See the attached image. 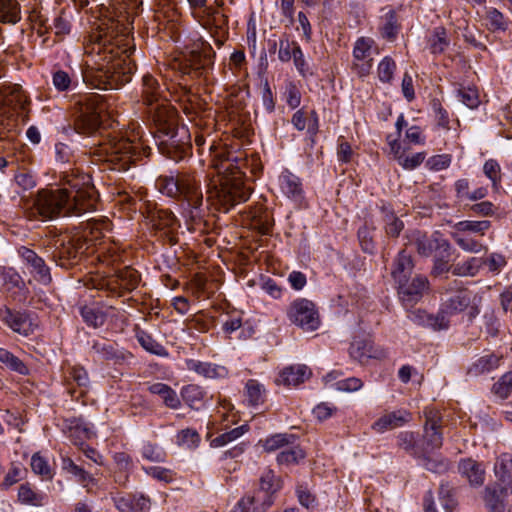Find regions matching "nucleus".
<instances>
[{"mask_svg": "<svg viewBox=\"0 0 512 512\" xmlns=\"http://www.w3.org/2000/svg\"><path fill=\"white\" fill-rule=\"evenodd\" d=\"M130 14L127 12L126 22L111 19L102 23L100 31L90 35L82 67L83 81L87 85L104 90L118 89L131 80L135 63L130 56L135 44Z\"/></svg>", "mask_w": 512, "mask_h": 512, "instance_id": "1", "label": "nucleus"}, {"mask_svg": "<svg viewBox=\"0 0 512 512\" xmlns=\"http://www.w3.org/2000/svg\"><path fill=\"white\" fill-rule=\"evenodd\" d=\"M61 184L37 192L34 210L44 220L60 216H82L96 210L97 197L91 177L78 169L60 172Z\"/></svg>", "mask_w": 512, "mask_h": 512, "instance_id": "2", "label": "nucleus"}, {"mask_svg": "<svg viewBox=\"0 0 512 512\" xmlns=\"http://www.w3.org/2000/svg\"><path fill=\"white\" fill-rule=\"evenodd\" d=\"M213 168L216 175L208 183V199L215 200L224 212L249 199L250 188L244 183V173L232 160H215Z\"/></svg>", "mask_w": 512, "mask_h": 512, "instance_id": "3", "label": "nucleus"}, {"mask_svg": "<svg viewBox=\"0 0 512 512\" xmlns=\"http://www.w3.org/2000/svg\"><path fill=\"white\" fill-rule=\"evenodd\" d=\"M156 186L162 194L180 201L182 215L187 222H201L204 215L203 193L200 180L194 173L160 176L156 180Z\"/></svg>", "mask_w": 512, "mask_h": 512, "instance_id": "4", "label": "nucleus"}, {"mask_svg": "<svg viewBox=\"0 0 512 512\" xmlns=\"http://www.w3.org/2000/svg\"><path fill=\"white\" fill-rule=\"evenodd\" d=\"M150 153L151 148L143 141L116 136L101 143L97 150V155L117 171H127L132 165L149 157Z\"/></svg>", "mask_w": 512, "mask_h": 512, "instance_id": "5", "label": "nucleus"}, {"mask_svg": "<svg viewBox=\"0 0 512 512\" xmlns=\"http://www.w3.org/2000/svg\"><path fill=\"white\" fill-rule=\"evenodd\" d=\"M106 108L102 96L96 93L80 95L75 101L74 130L85 136L96 135L102 128V115Z\"/></svg>", "mask_w": 512, "mask_h": 512, "instance_id": "6", "label": "nucleus"}, {"mask_svg": "<svg viewBox=\"0 0 512 512\" xmlns=\"http://www.w3.org/2000/svg\"><path fill=\"white\" fill-rule=\"evenodd\" d=\"M161 154L179 162L192 154L191 136L185 126H176L170 131L154 135Z\"/></svg>", "mask_w": 512, "mask_h": 512, "instance_id": "7", "label": "nucleus"}, {"mask_svg": "<svg viewBox=\"0 0 512 512\" xmlns=\"http://www.w3.org/2000/svg\"><path fill=\"white\" fill-rule=\"evenodd\" d=\"M451 236L455 243L464 251L469 253H480L487 250V246L483 245L476 239L469 237L467 234L484 236L491 228L489 220H463L457 222L454 226Z\"/></svg>", "mask_w": 512, "mask_h": 512, "instance_id": "8", "label": "nucleus"}, {"mask_svg": "<svg viewBox=\"0 0 512 512\" xmlns=\"http://www.w3.org/2000/svg\"><path fill=\"white\" fill-rule=\"evenodd\" d=\"M191 15L204 28H215L224 30L227 26V17L222 10L216 6L217 1L210 3L209 0H186Z\"/></svg>", "mask_w": 512, "mask_h": 512, "instance_id": "9", "label": "nucleus"}, {"mask_svg": "<svg viewBox=\"0 0 512 512\" xmlns=\"http://www.w3.org/2000/svg\"><path fill=\"white\" fill-rule=\"evenodd\" d=\"M287 317L304 331H315L320 326V318L315 304L305 298H298L289 305Z\"/></svg>", "mask_w": 512, "mask_h": 512, "instance_id": "10", "label": "nucleus"}, {"mask_svg": "<svg viewBox=\"0 0 512 512\" xmlns=\"http://www.w3.org/2000/svg\"><path fill=\"white\" fill-rule=\"evenodd\" d=\"M425 423L423 425V447L421 453L423 456L438 450L443 445L442 415L439 410L426 407L423 410Z\"/></svg>", "mask_w": 512, "mask_h": 512, "instance_id": "11", "label": "nucleus"}, {"mask_svg": "<svg viewBox=\"0 0 512 512\" xmlns=\"http://www.w3.org/2000/svg\"><path fill=\"white\" fill-rule=\"evenodd\" d=\"M472 292L466 288H461L455 294L450 296L443 304L441 313L435 317V322L431 323L435 329L441 330L448 327V321L445 314L453 315L470 308V314L473 316L478 313L474 306H471Z\"/></svg>", "mask_w": 512, "mask_h": 512, "instance_id": "12", "label": "nucleus"}, {"mask_svg": "<svg viewBox=\"0 0 512 512\" xmlns=\"http://www.w3.org/2000/svg\"><path fill=\"white\" fill-rule=\"evenodd\" d=\"M139 280L140 276L135 269L125 267L117 271L113 276L100 279L95 284V288L120 296L123 291L134 290L138 286Z\"/></svg>", "mask_w": 512, "mask_h": 512, "instance_id": "13", "label": "nucleus"}, {"mask_svg": "<svg viewBox=\"0 0 512 512\" xmlns=\"http://www.w3.org/2000/svg\"><path fill=\"white\" fill-rule=\"evenodd\" d=\"M91 351L98 359L118 365L128 364L134 358L131 352L104 338L93 340Z\"/></svg>", "mask_w": 512, "mask_h": 512, "instance_id": "14", "label": "nucleus"}, {"mask_svg": "<svg viewBox=\"0 0 512 512\" xmlns=\"http://www.w3.org/2000/svg\"><path fill=\"white\" fill-rule=\"evenodd\" d=\"M146 106L155 125L154 135L178 126L176 111L166 100Z\"/></svg>", "mask_w": 512, "mask_h": 512, "instance_id": "15", "label": "nucleus"}, {"mask_svg": "<svg viewBox=\"0 0 512 512\" xmlns=\"http://www.w3.org/2000/svg\"><path fill=\"white\" fill-rule=\"evenodd\" d=\"M374 40L369 37H360L353 48V69L359 77H366L373 66L372 49Z\"/></svg>", "mask_w": 512, "mask_h": 512, "instance_id": "16", "label": "nucleus"}, {"mask_svg": "<svg viewBox=\"0 0 512 512\" xmlns=\"http://www.w3.org/2000/svg\"><path fill=\"white\" fill-rule=\"evenodd\" d=\"M0 320L13 332L23 336L32 334L36 328L27 313L12 310L8 306L0 308Z\"/></svg>", "mask_w": 512, "mask_h": 512, "instance_id": "17", "label": "nucleus"}, {"mask_svg": "<svg viewBox=\"0 0 512 512\" xmlns=\"http://www.w3.org/2000/svg\"><path fill=\"white\" fill-rule=\"evenodd\" d=\"M437 233L428 236L420 230H414L407 235L408 242L405 245L414 246L421 256H430L435 249L443 248L447 251L450 248L449 243L444 239L436 237Z\"/></svg>", "mask_w": 512, "mask_h": 512, "instance_id": "18", "label": "nucleus"}, {"mask_svg": "<svg viewBox=\"0 0 512 512\" xmlns=\"http://www.w3.org/2000/svg\"><path fill=\"white\" fill-rule=\"evenodd\" d=\"M428 279L425 276L417 275L398 284L400 299L406 307L414 306L428 289Z\"/></svg>", "mask_w": 512, "mask_h": 512, "instance_id": "19", "label": "nucleus"}, {"mask_svg": "<svg viewBox=\"0 0 512 512\" xmlns=\"http://www.w3.org/2000/svg\"><path fill=\"white\" fill-rule=\"evenodd\" d=\"M18 253L26 263L30 273L33 275L34 279L44 285H47L51 282V274L50 269L46 265L43 258L38 256L35 251L27 248L20 247Z\"/></svg>", "mask_w": 512, "mask_h": 512, "instance_id": "20", "label": "nucleus"}, {"mask_svg": "<svg viewBox=\"0 0 512 512\" xmlns=\"http://www.w3.org/2000/svg\"><path fill=\"white\" fill-rule=\"evenodd\" d=\"M494 473L501 483V493L508 496L512 493V455L502 453L494 464Z\"/></svg>", "mask_w": 512, "mask_h": 512, "instance_id": "21", "label": "nucleus"}, {"mask_svg": "<svg viewBox=\"0 0 512 512\" xmlns=\"http://www.w3.org/2000/svg\"><path fill=\"white\" fill-rule=\"evenodd\" d=\"M411 419V413L404 409L388 412L373 423L372 429L378 433H383L387 430L401 427Z\"/></svg>", "mask_w": 512, "mask_h": 512, "instance_id": "22", "label": "nucleus"}, {"mask_svg": "<svg viewBox=\"0 0 512 512\" xmlns=\"http://www.w3.org/2000/svg\"><path fill=\"white\" fill-rule=\"evenodd\" d=\"M458 470L465 477L470 485L481 486L485 480V467L472 458L462 459L459 462Z\"/></svg>", "mask_w": 512, "mask_h": 512, "instance_id": "23", "label": "nucleus"}, {"mask_svg": "<svg viewBox=\"0 0 512 512\" xmlns=\"http://www.w3.org/2000/svg\"><path fill=\"white\" fill-rule=\"evenodd\" d=\"M83 244L80 239H71L66 243H62L57 249L55 257L58 258L57 264L61 267L68 268L83 253Z\"/></svg>", "mask_w": 512, "mask_h": 512, "instance_id": "24", "label": "nucleus"}, {"mask_svg": "<svg viewBox=\"0 0 512 512\" xmlns=\"http://www.w3.org/2000/svg\"><path fill=\"white\" fill-rule=\"evenodd\" d=\"M414 263L410 254L403 249L394 260L391 275L397 284L411 278Z\"/></svg>", "mask_w": 512, "mask_h": 512, "instance_id": "25", "label": "nucleus"}, {"mask_svg": "<svg viewBox=\"0 0 512 512\" xmlns=\"http://www.w3.org/2000/svg\"><path fill=\"white\" fill-rule=\"evenodd\" d=\"M274 503V498L269 494L257 493L244 496L237 504L242 512H265Z\"/></svg>", "mask_w": 512, "mask_h": 512, "instance_id": "26", "label": "nucleus"}, {"mask_svg": "<svg viewBox=\"0 0 512 512\" xmlns=\"http://www.w3.org/2000/svg\"><path fill=\"white\" fill-rule=\"evenodd\" d=\"M310 375L311 371L306 365H292L281 371L277 382L286 386H297L308 379Z\"/></svg>", "mask_w": 512, "mask_h": 512, "instance_id": "27", "label": "nucleus"}, {"mask_svg": "<svg viewBox=\"0 0 512 512\" xmlns=\"http://www.w3.org/2000/svg\"><path fill=\"white\" fill-rule=\"evenodd\" d=\"M142 100L145 105H152L164 100L159 82L150 74H145L142 78Z\"/></svg>", "mask_w": 512, "mask_h": 512, "instance_id": "28", "label": "nucleus"}, {"mask_svg": "<svg viewBox=\"0 0 512 512\" xmlns=\"http://www.w3.org/2000/svg\"><path fill=\"white\" fill-rule=\"evenodd\" d=\"M279 185L282 192L289 198L300 200L303 196L302 183L299 177L288 170L279 176Z\"/></svg>", "mask_w": 512, "mask_h": 512, "instance_id": "29", "label": "nucleus"}, {"mask_svg": "<svg viewBox=\"0 0 512 512\" xmlns=\"http://www.w3.org/2000/svg\"><path fill=\"white\" fill-rule=\"evenodd\" d=\"M186 367L190 371H194L205 378L211 379L222 377L226 372L225 368L222 366L194 359L187 360Z\"/></svg>", "mask_w": 512, "mask_h": 512, "instance_id": "30", "label": "nucleus"}, {"mask_svg": "<svg viewBox=\"0 0 512 512\" xmlns=\"http://www.w3.org/2000/svg\"><path fill=\"white\" fill-rule=\"evenodd\" d=\"M148 390L150 393L159 395L164 404L171 409H178L181 405L177 393L167 384L156 382L149 385Z\"/></svg>", "mask_w": 512, "mask_h": 512, "instance_id": "31", "label": "nucleus"}, {"mask_svg": "<svg viewBox=\"0 0 512 512\" xmlns=\"http://www.w3.org/2000/svg\"><path fill=\"white\" fill-rule=\"evenodd\" d=\"M191 71L200 74V70L212 63V49L202 43V51L192 50L187 58Z\"/></svg>", "mask_w": 512, "mask_h": 512, "instance_id": "32", "label": "nucleus"}, {"mask_svg": "<svg viewBox=\"0 0 512 512\" xmlns=\"http://www.w3.org/2000/svg\"><path fill=\"white\" fill-rule=\"evenodd\" d=\"M46 495L33 488L29 483L21 484L18 488V501L23 505L42 506Z\"/></svg>", "mask_w": 512, "mask_h": 512, "instance_id": "33", "label": "nucleus"}, {"mask_svg": "<svg viewBox=\"0 0 512 512\" xmlns=\"http://www.w3.org/2000/svg\"><path fill=\"white\" fill-rule=\"evenodd\" d=\"M136 339L141 347L147 352L159 356V357H168V350L159 343L156 339L152 337L149 333L144 330H139L136 332Z\"/></svg>", "mask_w": 512, "mask_h": 512, "instance_id": "34", "label": "nucleus"}, {"mask_svg": "<svg viewBox=\"0 0 512 512\" xmlns=\"http://www.w3.org/2000/svg\"><path fill=\"white\" fill-rule=\"evenodd\" d=\"M21 20L20 4L17 0H0V21L16 24Z\"/></svg>", "mask_w": 512, "mask_h": 512, "instance_id": "35", "label": "nucleus"}, {"mask_svg": "<svg viewBox=\"0 0 512 512\" xmlns=\"http://www.w3.org/2000/svg\"><path fill=\"white\" fill-rule=\"evenodd\" d=\"M500 358L494 354H487L478 358L468 369V374L478 376L496 369Z\"/></svg>", "mask_w": 512, "mask_h": 512, "instance_id": "36", "label": "nucleus"}, {"mask_svg": "<svg viewBox=\"0 0 512 512\" xmlns=\"http://www.w3.org/2000/svg\"><path fill=\"white\" fill-rule=\"evenodd\" d=\"M4 105L10 107L12 110H24L28 99L20 85H13L9 87V91L4 97Z\"/></svg>", "mask_w": 512, "mask_h": 512, "instance_id": "37", "label": "nucleus"}, {"mask_svg": "<svg viewBox=\"0 0 512 512\" xmlns=\"http://www.w3.org/2000/svg\"><path fill=\"white\" fill-rule=\"evenodd\" d=\"M379 30L381 36L388 41H393L396 38L399 26L396 13L393 10H389L382 16Z\"/></svg>", "mask_w": 512, "mask_h": 512, "instance_id": "38", "label": "nucleus"}, {"mask_svg": "<svg viewBox=\"0 0 512 512\" xmlns=\"http://www.w3.org/2000/svg\"><path fill=\"white\" fill-rule=\"evenodd\" d=\"M299 47L298 42L292 40L288 34H283L278 42L279 61L282 63L290 62Z\"/></svg>", "mask_w": 512, "mask_h": 512, "instance_id": "39", "label": "nucleus"}, {"mask_svg": "<svg viewBox=\"0 0 512 512\" xmlns=\"http://www.w3.org/2000/svg\"><path fill=\"white\" fill-rule=\"evenodd\" d=\"M481 267V260L476 257H470L466 261L459 262L451 266L453 275L462 277L475 276Z\"/></svg>", "mask_w": 512, "mask_h": 512, "instance_id": "40", "label": "nucleus"}, {"mask_svg": "<svg viewBox=\"0 0 512 512\" xmlns=\"http://www.w3.org/2000/svg\"><path fill=\"white\" fill-rule=\"evenodd\" d=\"M506 497L501 493V488L497 490L493 487H486L484 490V502L489 512H503L504 502L503 498Z\"/></svg>", "mask_w": 512, "mask_h": 512, "instance_id": "41", "label": "nucleus"}, {"mask_svg": "<svg viewBox=\"0 0 512 512\" xmlns=\"http://www.w3.org/2000/svg\"><path fill=\"white\" fill-rule=\"evenodd\" d=\"M479 259L481 260V266L487 267L488 272L493 275L500 274L507 265L506 256L498 252L489 253Z\"/></svg>", "mask_w": 512, "mask_h": 512, "instance_id": "42", "label": "nucleus"}, {"mask_svg": "<svg viewBox=\"0 0 512 512\" xmlns=\"http://www.w3.org/2000/svg\"><path fill=\"white\" fill-rule=\"evenodd\" d=\"M246 397L247 401L252 406H258L263 404L265 401V389L262 384L257 380L250 379L247 381L246 386Z\"/></svg>", "mask_w": 512, "mask_h": 512, "instance_id": "43", "label": "nucleus"}, {"mask_svg": "<svg viewBox=\"0 0 512 512\" xmlns=\"http://www.w3.org/2000/svg\"><path fill=\"white\" fill-rule=\"evenodd\" d=\"M0 362L14 372L21 375L28 374V368L23 361L7 349L0 348Z\"/></svg>", "mask_w": 512, "mask_h": 512, "instance_id": "44", "label": "nucleus"}, {"mask_svg": "<svg viewBox=\"0 0 512 512\" xmlns=\"http://www.w3.org/2000/svg\"><path fill=\"white\" fill-rule=\"evenodd\" d=\"M281 489V481L272 470L265 471L260 478V490L257 493L273 495Z\"/></svg>", "mask_w": 512, "mask_h": 512, "instance_id": "45", "label": "nucleus"}, {"mask_svg": "<svg viewBox=\"0 0 512 512\" xmlns=\"http://www.w3.org/2000/svg\"><path fill=\"white\" fill-rule=\"evenodd\" d=\"M296 437L293 434H275L268 437L263 444V448L267 452H273L284 446L294 444Z\"/></svg>", "mask_w": 512, "mask_h": 512, "instance_id": "46", "label": "nucleus"}, {"mask_svg": "<svg viewBox=\"0 0 512 512\" xmlns=\"http://www.w3.org/2000/svg\"><path fill=\"white\" fill-rule=\"evenodd\" d=\"M305 453L298 445H292L277 455V462L281 465H292L304 459Z\"/></svg>", "mask_w": 512, "mask_h": 512, "instance_id": "47", "label": "nucleus"}, {"mask_svg": "<svg viewBox=\"0 0 512 512\" xmlns=\"http://www.w3.org/2000/svg\"><path fill=\"white\" fill-rule=\"evenodd\" d=\"M80 313L84 322L89 326L98 328L105 323L106 315L99 309L90 306H84L81 308Z\"/></svg>", "mask_w": 512, "mask_h": 512, "instance_id": "48", "label": "nucleus"}, {"mask_svg": "<svg viewBox=\"0 0 512 512\" xmlns=\"http://www.w3.org/2000/svg\"><path fill=\"white\" fill-rule=\"evenodd\" d=\"M429 42L433 54L443 53L449 45L446 30L443 27L435 28Z\"/></svg>", "mask_w": 512, "mask_h": 512, "instance_id": "49", "label": "nucleus"}, {"mask_svg": "<svg viewBox=\"0 0 512 512\" xmlns=\"http://www.w3.org/2000/svg\"><path fill=\"white\" fill-rule=\"evenodd\" d=\"M396 67V63L391 57H384L378 64L377 68L379 80L382 83H390L393 79Z\"/></svg>", "mask_w": 512, "mask_h": 512, "instance_id": "50", "label": "nucleus"}, {"mask_svg": "<svg viewBox=\"0 0 512 512\" xmlns=\"http://www.w3.org/2000/svg\"><path fill=\"white\" fill-rule=\"evenodd\" d=\"M483 172L485 176L492 182L494 190H498L501 183V167L494 159L487 160L483 165Z\"/></svg>", "mask_w": 512, "mask_h": 512, "instance_id": "51", "label": "nucleus"}, {"mask_svg": "<svg viewBox=\"0 0 512 512\" xmlns=\"http://www.w3.org/2000/svg\"><path fill=\"white\" fill-rule=\"evenodd\" d=\"M398 445L404 449L405 451L409 452L412 455L415 456H423L421 453V449L416 446V435L413 432L404 431L399 433L398 435Z\"/></svg>", "mask_w": 512, "mask_h": 512, "instance_id": "52", "label": "nucleus"}, {"mask_svg": "<svg viewBox=\"0 0 512 512\" xmlns=\"http://www.w3.org/2000/svg\"><path fill=\"white\" fill-rule=\"evenodd\" d=\"M439 500L446 512H454L457 502L454 489L448 484H441L439 488Z\"/></svg>", "mask_w": 512, "mask_h": 512, "instance_id": "53", "label": "nucleus"}, {"mask_svg": "<svg viewBox=\"0 0 512 512\" xmlns=\"http://www.w3.org/2000/svg\"><path fill=\"white\" fill-rule=\"evenodd\" d=\"M181 396L190 407L194 408L203 400L204 393L198 385L190 384L182 388Z\"/></svg>", "mask_w": 512, "mask_h": 512, "instance_id": "54", "label": "nucleus"}, {"mask_svg": "<svg viewBox=\"0 0 512 512\" xmlns=\"http://www.w3.org/2000/svg\"><path fill=\"white\" fill-rule=\"evenodd\" d=\"M31 468L35 474L41 475L45 479H51L53 477L52 469L46 458L35 453L31 457Z\"/></svg>", "mask_w": 512, "mask_h": 512, "instance_id": "55", "label": "nucleus"}, {"mask_svg": "<svg viewBox=\"0 0 512 512\" xmlns=\"http://www.w3.org/2000/svg\"><path fill=\"white\" fill-rule=\"evenodd\" d=\"M349 353L352 358L362 362L366 358H370L371 344L366 340H354L349 348Z\"/></svg>", "mask_w": 512, "mask_h": 512, "instance_id": "56", "label": "nucleus"}, {"mask_svg": "<svg viewBox=\"0 0 512 512\" xmlns=\"http://www.w3.org/2000/svg\"><path fill=\"white\" fill-rule=\"evenodd\" d=\"M457 97L465 106L470 109L477 108L480 99L478 91L472 87H461L457 90Z\"/></svg>", "mask_w": 512, "mask_h": 512, "instance_id": "57", "label": "nucleus"}, {"mask_svg": "<svg viewBox=\"0 0 512 512\" xmlns=\"http://www.w3.org/2000/svg\"><path fill=\"white\" fill-rule=\"evenodd\" d=\"M52 84L58 92H66L72 87L73 80L68 72L58 69L52 73Z\"/></svg>", "mask_w": 512, "mask_h": 512, "instance_id": "58", "label": "nucleus"}, {"mask_svg": "<svg viewBox=\"0 0 512 512\" xmlns=\"http://www.w3.org/2000/svg\"><path fill=\"white\" fill-rule=\"evenodd\" d=\"M142 457L152 462H163L166 458L165 451L157 444L144 443L141 448Z\"/></svg>", "mask_w": 512, "mask_h": 512, "instance_id": "59", "label": "nucleus"}, {"mask_svg": "<svg viewBox=\"0 0 512 512\" xmlns=\"http://www.w3.org/2000/svg\"><path fill=\"white\" fill-rule=\"evenodd\" d=\"M154 225L159 230L173 229L177 225V219L171 211L159 210L154 219Z\"/></svg>", "mask_w": 512, "mask_h": 512, "instance_id": "60", "label": "nucleus"}, {"mask_svg": "<svg viewBox=\"0 0 512 512\" xmlns=\"http://www.w3.org/2000/svg\"><path fill=\"white\" fill-rule=\"evenodd\" d=\"M495 395L502 399L507 398L512 392V372L504 374L492 388Z\"/></svg>", "mask_w": 512, "mask_h": 512, "instance_id": "61", "label": "nucleus"}, {"mask_svg": "<svg viewBox=\"0 0 512 512\" xmlns=\"http://www.w3.org/2000/svg\"><path fill=\"white\" fill-rule=\"evenodd\" d=\"M294 66L298 73L306 78L313 75L309 61L306 59L301 47L296 50L295 55L292 57Z\"/></svg>", "mask_w": 512, "mask_h": 512, "instance_id": "62", "label": "nucleus"}, {"mask_svg": "<svg viewBox=\"0 0 512 512\" xmlns=\"http://www.w3.org/2000/svg\"><path fill=\"white\" fill-rule=\"evenodd\" d=\"M143 470L147 475L161 482L170 483L174 480L173 471L164 467L149 466L143 467Z\"/></svg>", "mask_w": 512, "mask_h": 512, "instance_id": "63", "label": "nucleus"}, {"mask_svg": "<svg viewBox=\"0 0 512 512\" xmlns=\"http://www.w3.org/2000/svg\"><path fill=\"white\" fill-rule=\"evenodd\" d=\"M199 442L200 436L193 429H184L177 435V443L186 448H195Z\"/></svg>", "mask_w": 512, "mask_h": 512, "instance_id": "64", "label": "nucleus"}]
</instances>
